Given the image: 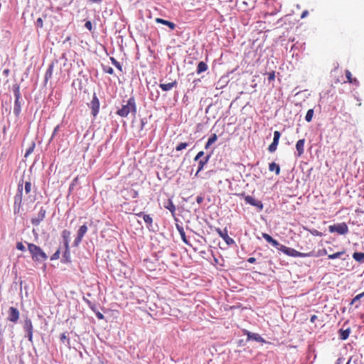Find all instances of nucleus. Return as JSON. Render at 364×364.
<instances>
[{"instance_id": "680f3d73", "label": "nucleus", "mask_w": 364, "mask_h": 364, "mask_svg": "<svg viewBox=\"0 0 364 364\" xmlns=\"http://www.w3.org/2000/svg\"><path fill=\"white\" fill-rule=\"evenodd\" d=\"M89 1L92 3H100L102 0H89Z\"/></svg>"}, {"instance_id": "4d7b16f0", "label": "nucleus", "mask_w": 364, "mask_h": 364, "mask_svg": "<svg viewBox=\"0 0 364 364\" xmlns=\"http://www.w3.org/2000/svg\"><path fill=\"white\" fill-rule=\"evenodd\" d=\"M309 14L308 11H304L301 15V18H304Z\"/></svg>"}, {"instance_id": "c9c22d12", "label": "nucleus", "mask_w": 364, "mask_h": 364, "mask_svg": "<svg viewBox=\"0 0 364 364\" xmlns=\"http://www.w3.org/2000/svg\"><path fill=\"white\" fill-rule=\"evenodd\" d=\"M24 188H25V191L26 193H29L31 191V183L30 181H26L25 183V186H24Z\"/></svg>"}, {"instance_id": "5fc2aeb1", "label": "nucleus", "mask_w": 364, "mask_h": 364, "mask_svg": "<svg viewBox=\"0 0 364 364\" xmlns=\"http://www.w3.org/2000/svg\"><path fill=\"white\" fill-rule=\"evenodd\" d=\"M59 128H60V126L58 125L55 127L54 130H53V135H52V137H53L56 134L57 132H58L59 130Z\"/></svg>"}, {"instance_id": "de8ad7c7", "label": "nucleus", "mask_w": 364, "mask_h": 364, "mask_svg": "<svg viewBox=\"0 0 364 364\" xmlns=\"http://www.w3.org/2000/svg\"><path fill=\"white\" fill-rule=\"evenodd\" d=\"M28 250H41V249L35 245L31 244L28 245Z\"/></svg>"}, {"instance_id": "3c124183", "label": "nucleus", "mask_w": 364, "mask_h": 364, "mask_svg": "<svg viewBox=\"0 0 364 364\" xmlns=\"http://www.w3.org/2000/svg\"><path fill=\"white\" fill-rule=\"evenodd\" d=\"M203 197L201 196H197L196 198V202L198 203V204H200L201 203H203Z\"/></svg>"}, {"instance_id": "cd10ccee", "label": "nucleus", "mask_w": 364, "mask_h": 364, "mask_svg": "<svg viewBox=\"0 0 364 364\" xmlns=\"http://www.w3.org/2000/svg\"><path fill=\"white\" fill-rule=\"evenodd\" d=\"M177 228V230H178L179 233H180V235L181 237V239L183 240V241L185 242V243H188V241H187V239H186V234H185V231L183 230V228L179 225H177L176 226Z\"/></svg>"}, {"instance_id": "09e8293b", "label": "nucleus", "mask_w": 364, "mask_h": 364, "mask_svg": "<svg viewBox=\"0 0 364 364\" xmlns=\"http://www.w3.org/2000/svg\"><path fill=\"white\" fill-rule=\"evenodd\" d=\"M36 23L38 25V27L40 28H43V19L41 18H38L36 21Z\"/></svg>"}, {"instance_id": "e433bc0d", "label": "nucleus", "mask_w": 364, "mask_h": 364, "mask_svg": "<svg viewBox=\"0 0 364 364\" xmlns=\"http://www.w3.org/2000/svg\"><path fill=\"white\" fill-rule=\"evenodd\" d=\"M217 139H218V136L216 134L214 133L210 136V138L208 139V141H209L210 144H213V143H215L217 141Z\"/></svg>"}, {"instance_id": "8fccbe9b", "label": "nucleus", "mask_w": 364, "mask_h": 364, "mask_svg": "<svg viewBox=\"0 0 364 364\" xmlns=\"http://www.w3.org/2000/svg\"><path fill=\"white\" fill-rule=\"evenodd\" d=\"M204 155V152L203 151H199L197 155L196 156L194 160L195 161H197L200 158H201Z\"/></svg>"}, {"instance_id": "1a4fd4ad", "label": "nucleus", "mask_w": 364, "mask_h": 364, "mask_svg": "<svg viewBox=\"0 0 364 364\" xmlns=\"http://www.w3.org/2000/svg\"><path fill=\"white\" fill-rule=\"evenodd\" d=\"M46 214V210L43 207H41L38 213V215L31 219V223L33 225L38 226L41 223V222H42L44 220Z\"/></svg>"}, {"instance_id": "5701e85b", "label": "nucleus", "mask_w": 364, "mask_h": 364, "mask_svg": "<svg viewBox=\"0 0 364 364\" xmlns=\"http://www.w3.org/2000/svg\"><path fill=\"white\" fill-rule=\"evenodd\" d=\"M269 170L270 171H274L276 175H279L280 173V167L274 162H272L269 164Z\"/></svg>"}, {"instance_id": "f3484780", "label": "nucleus", "mask_w": 364, "mask_h": 364, "mask_svg": "<svg viewBox=\"0 0 364 364\" xmlns=\"http://www.w3.org/2000/svg\"><path fill=\"white\" fill-rule=\"evenodd\" d=\"M262 237L265 239V240L267 242L272 244V245L275 248H278V247L279 245V242L277 240H275L274 239H273L269 235H268L267 233H263Z\"/></svg>"}, {"instance_id": "0eeeda50", "label": "nucleus", "mask_w": 364, "mask_h": 364, "mask_svg": "<svg viewBox=\"0 0 364 364\" xmlns=\"http://www.w3.org/2000/svg\"><path fill=\"white\" fill-rule=\"evenodd\" d=\"M90 107L92 110V114L95 117L100 110V101L95 94L93 95L92 100L90 102Z\"/></svg>"}, {"instance_id": "9d476101", "label": "nucleus", "mask_w": 364, "mask_h": 364, "mask_svg": "<svg viewBox=\"0 0 364 364\" xmlns=\"http://www.w3.org/2000/svg\"><path fill=\"white\" fill-rule=\"evenodd\" d=\"M22 200H23V193H16V196H14V212H19L21 205H22Z\"/></svg>"}, {"instance_id": "a19ab883", "label": "nucleus", "mask_w": 364, "mask_h": 364, "mask_svg": "<svg viewBox=\"0 0 364 364\" xmlns=\"http://www.w3.org/2000/svg\"><path fill=\"white\" fill-rule=\"evenodd\" d=\"M60 339L61 342H63V343H65V341H67L68 344H69V343H70L69 338L67 337V336L65 335V333H63L60 335Z\"/></svg>"}, {"instance_id": "79ce46f5", "label": "nucleus", "mask_w": 364, "mask_h": 364, "mask_svg": "<svg viewBox=\"0 0 364 364\" xmlns=\"http://www.w3.org/2000/svg\"><path fill=\"white\" fill-rule=\"evenodd\" d=\"M70 252H64V255H63V260L65 262H70Z\"/></svg>"}, {"instance_id": "69168bd1", "label": "nucleus", "mask_w": 364, "mask_h": 364, "mask_svg": "<svg viewBox=\"0 0 364 364\" xmlns=\"http://www.w3.org/2000/svg\"><path fill=\"white\" fill-rule=\"evenodd\" d=\"M341 360H342V358H338V359L337 360V363H338H338H341Z\"/></svg>"}, {"instance_id": "f03ea898", "label": "nucleus", "mask_w": 364, "mask_h": 364, "mask_svg": "<svg viewBox=\"0 0 364 364\" xmlns=\"http://www.w3.org/2000/svg\"><path fill=\"white\" fill-rule=\"evenodd\" d=\"M13 91H14V96H15L14 112L15 115L18 116L21 112V102H20L21 92H20L19 85L17 84L14 85L13 86Z\"/></svg>"}, {"instance_id": "f8f14e48", "label": "nucleus", "mask_w": 364, "mask_h": 364, "mask_svg": "<svg viewBox=\"0 0 364 364\" xmlns=\"http://www.w3.org/2000/svg\"><path fill=\"white\" fill-rule=\"evenodd\" d=\"M216 232L221 237H223L225 240L227 244H232L234 242V240L228 236V230L226 228L224 229L223 230H220V228H217Z\"/></svg>"}, {"instance_id": "ddd939ff", "label": "nucleus", "mask_w": 364, "mask_h": 364, "mask_svg": "<svg viewBox=\"0 0 364 364\" xmlns=\"http://www.w3.org/2000/svg\"><path fill=\"white\" fill-rule=\"evenodd\" d=\"M31 256L33 260L36 261H44L46 259L47 256L45 252H31Z\"/></svg>"}, {"instance_id": "4468645a", "label": "nucleus", "mask_w": 364, "mask_h": 364, "mask_svg": "<svg viewBox=\"0 0 364 364\" xmlns=\"http://www.w3.org/2000/svg\"><path fill=\"white\" fill-rule=\"evenodd\" d=\"M304 143L305 139H299L296 144V149L297 151L298 156H301L304 152Z\"/></svg>"}, {"instance_id": "20e7f679", "label": "nucleus", "mask_w": 364, "mask_h": 364, "mask_svg": "<svg viewBox=\"0 0 364 364\" xmlns=\"http://www.w3.org/2000/svg\"><path fill=\"white\" fill-rule=\"evenodd\" d=\"M88 228L86 224H84L81 225L77 232V236L74 239L73 242L71 243V246L73 247H77L79 244L81 242L84 235L87 232Z\"/></svg>"}, {"instance_id": "39448f33", "label": "nucleus", "mask_w": 364, "mask_h": 364, "mask_svg": "<svg viewBox=\"0 0 364 364\" xmlns=\"http://www.w3.org/2000/svg\"><path fill=\"white\" fill-rule=\"evenodd\" d=\"M70 236L71 232L68 230H64L62 231L61 237H62V243L63 244V247L65 250H68L70 248H73L71 245H70Z\"/></svg>"}, {"instance_id": "c85d7f7f", "label": "nucleus", "mask_w": 364, "mask_h": 364, "mask_svg": "<svg viewBox=\"0 0 364 364\" xmlns=\"http://www.w3.org/2000/svg\"><path fill=\"white\" fill-rule=\"evenodd\" d=\"M314 115V110L312 109H310L307 111V113L305 117V119L306 122H309L312 120Z\"/></svg>"}, {"instance_id": "c756f323", "label": "nucleus", "mask_w": 364, "mask_h": 364, "mask_svg": "<svg viewBox=\"0 0 364 364\" xmlns=\"http://www.w3.org/2000/svg\"><path fill=\"white\" fill-rule=\"evenodd\" d=\"M364 297V291L356 295L350 301V305H353L358 301L361 298Z\"/></svg>"}, {"instance_id": "a211bd4d", "label": "nucleus", "mask_w": 364, "mask_h": 364, "mask_svg": "<svg viewBox=\"0 0 364 364\" xmlns=\"http://www.w3.org/2000/svg\"><path fill=\"white\" fill-rule=\"evenodd\" d=\"M136 215L143 217L144 222L147 224L148 228L152 225L153 220L152 218L149 215L143 214V213H137Z\"/></svg>"}, {"instance_id": "864d4df0", "label": "nucleus", "mask_w": 364, "mask_h": 364, "mask_svg": "<svg viewBox=\"0 0 364 364\" xmlns=\"http://www.w3.org/2000/svg\"><path fill=\"white\" fill-rule=\"evenodd\" d=\"M96 316H97V318L98 319H100V320L104 318V315L102 313H100V312H97L96 313Z\"/></svg>"}, {"instance_id": "774afa93", "label": "nucleus", "mask_w": 364, "mask_h": 364, "mask_svg": "<svg viewBox=\"0 0 364 364\" xmlns=\"http://www.w3.org/2000/svg\"><path fill=\"white\" fill-rule=\"evenodd\" d=\"M141 125H142V127L144 125V122L143 120H141Z\"/></svg>"}, {"instance_id": "2eb2a0df", "label": "nucleus", "mask_w": 364, "mask_h": 364, "mask_svg": "<svg viewBox=\"0 0 364 364\" xmlns=\"http://www.w3.org/2000/svg\"><path fill=\"white\" fill-rule=\"evenodd\" d=\"M284 252L286 253L287 255L294 257H305L311 256V252H306V253L303 252Z\"/></svg>"}, {"instance_id": "72a5a7b5", "label": "nucleus", "mask_w": 364, "mask_h": 364, "mask_svg": "<svg viewBox=\"0 0 364 364\" xmlns=\"http://www.w3.org/2000/svg\"><path fill=\"white\" fill-rule=\"evenodd\" d=\"M278 144L277 142H275V141H272V144L269 146L268 147V150L269 152H274L276 151L277 148V146H278Z\"/></svg>"}, {"instance_id": "473e14b6", "label": "nucleus", "mask_w": 364, "mask_h": 364, "mask_svg": "<svg viewBox=\"0 0 364 364\" xmlns=\"http://www.w3.org/2000/svg\"><path fill=\"white\" fill-rule=\"evenodd\" d=\"M188 146V144L186 143V142H182V143H180L176 147V150L177 151H182L183 149H186V147Z\"/></svg>"}, {"instance_id": "6e6d98bb", "label": "nucleus", "mask_w": 364, "mask_h": 364, "mask_svg": "<svg viewBox=\"0 0 364 364\" xmlns=\"http://www.w3.org/2000/svg\"><path fill=\"white\" fill-rule=\"evenodd\" d=\"M317 318H318V317H317V316H316V315H312V316H311L310 321H311V323H314V322H315V321H316Z\"/></svg>"}, {"instance_id": "423d86ee", "label": "nucleus", "mask_w": 364, "mask_h": 364, "mask_svg": "<svg viewBox=\"0 0 364 364\" xmlns=\"http://www.w3.org/2000/svg\"><path fill=\"white\" fill-rule=\"evenodd\" d=\"M8 313H9V316H8L7 319L9 321L16 323L18 321L19 316H20L19 311L16 308H15L14 306H11L9 309Z\"/></svg>"}, {"instance_id": "393cba45", "label": "nucleus", "mask_w": 364, "mask_h": 364, "mask_svg": "<svg viewBox=\"0 0 364 364\" xmlns=\"http://www.w3.org/2000/svg\"><path fill=\"white\" fill-rule=\"evenodd\" d=\"M164 207L168 209V210H170V212L173 215L175 211H176V206L175 205L173 204V203L172 202V200L171 199H168L166 202V203L165 204Z\"/></svg>"}, {"instance_id": "412c9836", "label": "nucleus", "mask_w": 364, "mask_h": 364, "mask_svg": "<svg viewBox=\"0 0 364 364\" xmlns=\"http://www.w3.org/2000/svg\"><path fill=\"white\" fill-rule=\"evenodd\" d=\"M210 158V155L207 156L204 159L200 160L198 162V168L196 173V176L198 175V173L203 170L204 166L208 163Z\"/></svg>"}, {"instance_id": "7ed1b4c3", "label": "nucleus", "mask_w": 364, "mask_h": 364, "mask_svg": "<svg viewBox=\"0 0 364 364\" xmlns=\"http://www.w3.org/2000/svg\"><path fill=\"white\" fill-rule=\"evenodd\" d=\"M331 233L336 232L338 235H346L348 232V227L346 223L331 225L328 227Z\"/></svg>"}, {"instance_id": "e2e57ef3", "label": "nucleus", "mask_w": 364, "mask_h": 364, "mask_svg": "<svg viewBox=\"0 0 364 364\" xmlns=\"http://www.w3.org/2000/svg\"><path fill=\"white\" fill-rule=\"evenodd\" d=\"M346 364H355V363L354 361L352 362V358H350Z\"/></svg>"}, {"instance_id": "4c0bfd02", "label": "nucleus", "mask_w": 364, "mask_h": 364, "mask_svg": "<svg viewBox=\"0 0 364 364\" xmlns=\"http://www.w3.org/2000/svg\"><path fill=\"white\" fill-rule=\"evenodd\" d=\"M103 71L106 73L112 75L114 73V70L112 68L109 66H103Z\"/></svg>"}, {"instance_id": "6ab92c4d", "label": "nucleus", "mask_w": 364, "mask_h": 364, "mask_svg": "<svg viewBox=\"0 0 364 364\" xmlns=\"http://www.w3.org/2000/svg\"><path fill=\"white\" fill-rule=\"evenodd\" d=\"M345 74H346V77L348 82H350L351 84H354L355 85H358V83H359L358 80L356 78H353L352 77V74L348 70H346Z\"/></svg>"}, {"instance_id": "603ef678", "label": "nucleus", "mask_w": 364, "mask_h": 364, "mask_svg": "<svg viewBox=\"0 0 364 364\" xmlns=\"http://www.w3.org/2000/svg\"><path fill=\"white\" fill-rule=\"evenodd\" d=\"M16 248L18 250H23L24 249V246L23 245V244L21 242H18L17 243V245H16Z\"/></svg>"}, {"instance_id": "13d9d810", "label": "nucleus", "mask_w": 364, "mask_h": 364, "mask_svg": "<svg viewBox=\"0 0 364 364\" xmlns=\"http://www.w3.org/2000/svg\"><path fill=\"white\" fill-rule=\"evenodd\" d=\"M311 233L314 235H320L321 234L319 233V232L316 230H314V231H311Z\"/></svg>"}, {"instance_id": "f704fd0d", "label": "nucleus", "mask_w": 364, "mask_h": 364, "mask_svg": "<svg viewBox=\"0 0 364 364\" xmlns=\"http://www.w3.org/2000/svg\"><path fill=\"white\" fill-rule=\"evenodd\" d=\"M280 136H281V134L279 131H275L274 132V139H273V141H275V142H277L279 143V140L280 139Z\"/></svg>"}, {"instance_id": "b1692460", "label": "nucleus", "mask_w": 364, "mask_h": 364, "mask_svg": "<svg viewBox=\"0 0 364 364\" xmlns=\"http://www.w3.org/2000/svg\"><path fill=\"white\" fill-rule=\"evenodd\" d=\"M208 70V65L207 64L203 62V61H200L198 64V66H197V73L198 74H200L203 72H205Z\"/></svg>"}, {"instance_id": "6e6552de", "label": "nucleus", "mask_w": 364, "mask_h": 364, "mask_svg": "<svg viewBox=\"0 0 364 364\" xmlns=\"http://www.w3.org/2000/svg\"><path fill=\"white\" fill-rule=\"evenodd\" d=\"M25 331L27 333V337L29 341H33V324L31 322V320L29 318H26L24 321V326H23Z\"/></svg>"}, {"instance_id": "37998d69", "label": "nucleus", "mask_w": 364, "mask_h": 364, "mask_svg": "<svg viewBox=\"0 0 364 364\" xmlns=\"http://www.w3.org/2000/svg\"><path fill=\"white\" fill-rule=\"evenodd\" d=\"M155 21H156V23H161V24H163V25H165V26H166V23H167V22H168V21H167V20H164V19L161 18H156L155 19Z\"/></svg>"}, {"instance_id": "a18cd8bd", "label": "nucleus", "mask_w": 364, "mask_h": 364, "mask_svg": "<svg viewBox=\"0 0 364 364\" xmlns=\"http://www.w3.org/2000/svg\"><path fill=\"white\" fill-rule=\"evenodd\" d=\"M85 28H87L89 31H91V30H92V23H91V21H86V22H85Z\"/></svg>"}, {"instance_id": "58836bf2", "label": "nucleus", "mask_w": 364, "mask_h": 364, "mask_svg": "<svg viewBox=\"0 0 364 364\" xmlns=\"http://www.w3.org/2000/svg\"><path fill=\"white\" fill-rule=\"evenodd\" d=\"M267 74L268 75V80H269V82H272V81L274 80V79H275V72L274 71H272V72L268 73Z\"/></svg>"}, {"instance_id": "7c9ffc66", "label": "nucleus", "mask_w": 364, "mask_h": 364, "mask_svg": "<svg viewBox=\"0 0 364 364\" xmlns=\"http://www.w3.org/2000/svg\"><path fill=\"white\" fill-rule=\"evenodd\" d=\"M112 64L121 72H122V66L121 64L114 58H110Z\"/></svg>"}, {"instance_id": "49530a36", "label": "nucleus", "mask_w": 364, "mask_h": 364, "mask_svg": "<svg viewBox=\"0 0 364 364\" xmlns=\"http://www.w3.org/2000/svg\"><path fill=\"white\" fill-rule=\"evenodd\" d=\"M60 252H55V253L51 256L50 259L54 260L58 259L60 257Z\"/></svg>"}, {"instance_id": "338daca9", "label": "nucleus", "mask_w": 364, "mask_h": 364, "mask_svg": "<svg viewBox=\"0 0 364 364\" xmlns=\"http://www.w3.org/2000/svg\"><path fill=\"white\" fill-rule=\"evenodd\" d=\"M359 306H360V304H356V305H355V308H356V309H357V308H358V307H359Z\"/></svg>"}, {"instance_id": "c03bdc74", "label": "nucleus", "mask_w": 364, "mask_h": 364, "mask_svg": "<svg viewBox=\"0 0 364 364\" xmlns=\"http://www.w3.org/2000/svg\"><path fill=\"white\" fill-rule=\"evenodd\" d=\"M170 29L173 30L176 28V24L173 22L168 21L166 25Z\"/></svg>"}, {"instance_id": "9b49d317", "label": "nucleus", "mask_w": 364, "mask_h": 364, "mask_svg": "<svg viewBox=\"0 0 364 364\" xmlns=\"http://www.w3.org/2000/svg\"><path fill=\"white\" fill-rule=\"evenodd\" d=\"M245 200L247 203L250 204L253 206L258 208L259 210H262L263 204L260 200H255L253 197L250 196H247L245 197Z\"/></svg>"}, {"instance_id": "bf43d9fd", "label": "nucleus", "mask_w": 364, "mask_h": 364, "mask_svg": "<svg viewBox=\"0 0 364 364\" xmlns=\"http://www.w3.org/2000/svg\"><path fill=\"white\" fill-rule=\"evenodd\" d=\"M255 259L254 257H250L247 259V262H250V263H253V262H255Z\"/></svg>"}, {"instance_id": "dca6fc26", "label": "nucleus", "mask_w": 364, "mask_h": 364, "mask_svg": "<svg viewBox=\"0 0 364 364\" xmlns=\"http://www.w3.org/2000/svg\"><path fill=\"white\" fill-rule=\"evenodd\" d=\"M177 82L176 81H173L172 82L168 83H160L159 87L161 88L163 91H169L171 90L173 87L176 85Z\"/></svg>"}, {"instance_id": "4be33fe9", "label": "nucleus", "mask_w": 364, "mask_h": 364, "mask_svg": "<svg viewBox=\"0 0 364 364\" xmlns=\"http://www.w3.org/2000/svg\"><path fill=\"white\" fill-rule=\"evenodd\" d=\"M53 68H54L53 63H51L50 65H49L48 68L47 69L46 74H45V81L46 82H48V80L52 77Z\"/></svg>"}, {"instance_id": "f257e3e1", "label": "nucleus", "mask_w": 364, "mask_h": 364, "mask_svg": "<svg viewBox=\"0 0 364 364\" xmlns=\"http://www.w3.org/2000/svg\"><path fill=\"white\" fill-rule=\"evenodd\" d=\"M116 114L122 117H127L129 114L135 117L136 114V105L134 97H130L127 101H123L122 107L119 109Z\"/></svg>"}, {"instance_id": "052dcab7", "label": "nucleus", "mask_w": 364, "mask_h": 364, "mask_svg": "<svg viewBox=\"0 0 364 364\" xmlns=\"http://www.w3.org/2000/svg\"><path fill=\"white\" fill-rule=\"evenodd\" d=\"M212 144H210L209 141H208L207 143L205 144V149H208L210 147V146H211Z\"/></svg>"}, {"instance_id": "0e129e2a", "label": "nucleus", "mask_w": 364, "mask_h": 364, "mask_svg": "<svg viewBox=\"0 0 364 364\" xmlns=\"http://www.w3.org/2000/svg\"><path fill=\"white\" fill-rule=\"evenodd\" d=\"M282 250H285V251H287V250H291L289 248H287L285 247H283V249Z\"/></svg>"}, {"instance_id": "aec40b11", "label": "nucleus", "mask_w": 364, "mask_h": 364, "mask_svg": "<svg viewBox=\"0 0 364 364\" xmlns=\"http://www.w3.org/2000/svg\"><path fill=\"white\" fill-rule=\"evenodd\" d=\"M350 333V329L349 328L347 329H345V330L340 329L338 331L340 339L346 340L348 338Z\"/></svg>"}, {"instance_id": "ea45409f", "label": "nucleus", "mask_w": 364, "mask_h": 364, "mask_svg": "<svg viewBox=\"0 0 364 364\" xmlns=\"http://www.w3.org/2000/svg\"><path fill=\"white\" fill-rule=\"evenodd\" d=\"M23 180H21V181H19V183L18 184L17 193H23Z\"/></svg>"}, {"instance_id": "a878e982", "label": "nucleus", "mask_w": 364, "mask_h": 364, "mask_svg": "<svg viewBox=\"0 0 364 364\" xmlns=\"http://www.w3.org/2000/svg\"><path fill=\"white\" fill-rule=\"evenodd\" d=\"M353 257L360 263H364V252H355Z\"/></svg>"}, {"instance_id": "bb28decb", "label": "nucleus", "mask_w": 364, "mask_h": 364, "mask_svg": "<svg viewBox=\"0 0 364 364\" xmlns=\"http://www.w3.org/2000/svg\"><path fill=\"white\" fill-rule=\"evenodd\" d=\"M247 338L249 339H252V340H255V341H259V342L264 341L263 338L257 333H248Z\"/></svg>"}, {"instance_id": "2f4dec72", "label": "nucleus", "mask_w": 364, "mask_h": 364, "mask_svg": "<svg viewBox=\"0 0 364 364\" xmlns=\"http://www.w3.org/2000/svg\"><path fill=\"white\" fill-rule=\"evenodd\" d=\"M344 253L345 252H336L334 254L328 255V259L340 258Z\"/></svg>"}]
</instances>
